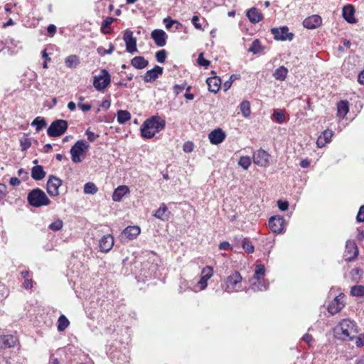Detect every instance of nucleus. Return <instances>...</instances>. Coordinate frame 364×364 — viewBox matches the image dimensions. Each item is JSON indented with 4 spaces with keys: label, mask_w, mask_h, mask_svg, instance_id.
Wrapping results in <instances>:
<instances>
[{
    "label": "nucleus",
    "mask_w": 364,
    "mask_h": 364,
    "mask_svg": "<svg viewBox=\"0 0 364 364\" xmlns=\"http://www.w3.org/2000/svg\"><path fill=\"white\" fill-rule=\"evenodd\" d=\"M206 82L208 84L209 91L214 93L218 92L221 85V80L220 77L217 76L208 77L206 80Z\"/></svg>",
    "instance_id": "obj_23"
},
{
    "label": "nucleus",
    "mask_w": 364,
    "mask_h": 364,
    "mask_svg": "<svg viewBox=\"0 0 364 364\" xmlns=\"http://www.w3.org/2000/svg\"><path fill=\"white\" fill-rule=\"evenodd\" d=\"M349 111L348 102L345 100L340 101L337 105V114L340 118H344Z\"/></svg>",
    "instance_id": "obj_30"
},
{
    "label": "nucleus",
    "mask_w": 364,
    "mask_h": 364,
    "mask_svg": "<svg viewBox=\"0 0 364 364\" xmlns=\"http://www.w3.org/2000/svg\"><path fill=\"white\" fill-rule=\"evenodd\" d=\"M247 16L253 23H258L262 19V14L256 8H251L249 9L247 12Z\"/></svg>",
    "instance_id": "obj_25"
},
{
    "label": "nucleus",
    "mask_w": 364,
    "mask_h": 364,
    "mask_svg": "<svg viewBox=\"0 0 364 364\" xmlns=\"http://www.w3.org/2000/svg\"><path fill=\"white\" fill-rule=\"evenodd\" d=\"M85 134L87 136V139L91 142L95 141L97 137L98 136L97 135L95 134L94 132H91L89 129H87Z\"/></svg>",
    "instance_id": "obj_55"
},
{
    "label": "nucleus",
    "mask_w": 364,
    "mask_h": 364,
    "mask_svg": "<svg viewBox=\"0 0 364 364\" xmlns=\"http://www.w3.org/2000/svg\"><path fill=\"white\" fill-rule=\"evenodd\" d=\"M46 176L43 166L40 165L35 166L31 169V177L36 181L42 180Z\"/></svg>",
    "instance_id": "obj_27"
},
{
    "label": "nucleus",
    "mask_w": 364,
    "mask_h": 364,
    "mask_svg": "<svg viewBox=\"0 0 364 364\" xmlns=\"http://www.w3.org/2000/svg\"><path fill=\"white\" fill-rule=\"evenodd\" d=\"M111 82V76L108 71L102 69L100 73L93 77V86L98 91H102L106 88Z\"/></svg>",
    "instance_id": "obj_8"
},
{
    "label": "nucleus",
    "mask_w": 364,
    "mask_h": 364,
    "mask_svg": "<svg viewBox=\"0 0 364 364\" xmlns=\"http://www.w3.org/2000/svg\"><path fill=\"white\" fill-rule=\"evenodd\" d=\"M168 211L166 205L165 204H161L159 208L154 213V216L159 219L162 220H168Z\"/></svg>",
    "instance_id": "obj_32"
},
{
    "label": "nucleus",
    "mask_w": 364,
    "mask_h": 364,
    "mask_svg": "<svg viewBox=\"0 0 364 364\" xmlns=\"http://www.w3.org/2000/svg\"><path fill=\"white\" fill-rule=\"evenodd\" d=\"M163 73V68L155 65V67L146 71L144 76V80L145 82H149L156 80L160 75Z\"/></svg>",
    "instance_id": "obj_16"
},
{
    "label": "nucleus",
    "mask_w": 364,
    "mask_h": 364,
    "mask_svg": "<svg viewBox=\"0 0 364 364\" xmlns=\"http://www.w3.org/2000/svg\"><path fill=\"white\" fill-rule=\"evenodd\" d=\"M269 227L275 233H281L284 228V220L282 217L275 215L269 220Z\"/></svg>",
    "instance_id": "obj_12"
},
{
    "label": "nucleus",
    "mask_w": 364,
    "mask_h": 364,
    "mask_svg": "<svg viewBox=\"0 0 364 364\" xmlns=\"http://www.w3.org/2000/svg\"><path fill=\"white\" fill-rule=\"evenodd\" d=\"M123 39L125 42L126 50L130 53L137 52L136 39L133 36L132 31L127 30L124 32Z\"/></svg>",
    "instance_id": "obj_11"
},
{
    "label": "nucleus",
    "mask_w": 364,
    "mask_h": 364,
    "mask_svg": "<svg viewBox=\"0 0 364 364\" xmlns=\"http://www.w3.org/2000/svg\"><path fill=\"white\" fill-rule=\"evenodd\" d=\"M343 304L340 301V299L338 297H336L329 304L328 310L331 314H335L339 312L343 309Z\"/></svg>",
    "instance_id": "obj_28"
},
{
    "label": "nucleus",
    "mask_w": 364,
    "mask_h": 364,
    "mask_svg": "<svg viewBox=\"0 0 364 364\" xmlns=\"http://www.w3.org/2000/svg\"><path fill=\"white\" fill-rule=\"evenodd\" d=\"M114 50V46L112 45V44H109V48L108 50L102 48V47H99L97 50L98 54H100V55H105L106 54H111Z\"/></svg>",
    "instance_id": "obj_48"
},
{
    "label": "nucleus",
    "mask_w": 364,
    "mask_h": 364,
    "mask_svg": "<svg viewBox=\"0 0 364 364\" xmlns=\"http://www.w3.org/2000/svg\"><path fill=\"white\" fill-rule=\"evenodd\" d=\"M7 193V188L4 183H0V198L3 196H6Z\"/></svg>",
    "instance_id": "obj_60"
},
{
    "label": "nucleus",
    "mask_w": 364,
    "mask_h": 364,
    "mask_svg": "<svg viewBox=\"0 0 364 364\" xmlns=\"http://www.w3.org/2000/svg\"><path fill=\"white\" fill-rule=\"evenodd\" d=\"M213 275V269L207 266L203 268L201 272V277L198 282V284L200 286V289L203 290L207 287V281L212 277Z\"/></svg>",
    "instance_id": "obj_19"
},
{
    "label": "nucleus",
    "mask_w": 364,
    "mask_h": 364,
    "mask_svg": "<svg viewBox=\"0 0 364 364\" xmlns=\"http://www.w3.org/2000/svg\"><path fill=\"white\" fill-rule=\"evenodd\" d=\"M151 37L159 47H163L166 43L167 35L163 30H154L151 33Z\"/></svg>",
    "instance_id": "obj_15"
},
{
    "label": "nucleus",
    "mask_w": 364,
    "mask_h": 364,
    "mask_svg": "<svg viewBox=\"0 0 364 364\" xmlns=\"http://www.w3.org/2000/svg\"><path fill=\"white\" fill-rule=\"evenodd\" d=\"M164 22L166 23V28L167 29H170L171 28V26L173 25V24H177L178 26H181V24L177 21H175V20H172L171 18L168 17V18H166L164 19Z\"/></svg>",
    "instance_id": "obj_49"
},
{
    "label": "nucleus",
    "mask_w": 364,
    "mask_h": 364,
    "mask_svg": "<svg viewBox=\"0 0 364 364\" xmlns=\"http://www.w3.org/2000/svg\"><path fill=\"white\" fill-rule=\"evenodd\" d=\"M77 106L83 112H87L91 109V105L90 104H82L81 102H79Z\"/></svg>",
    "instance_id": "obj_56"
},
{
    "label": "nucleus",
    "mask_w": 364,
    "mask_h": 364,
    "mask_svg": "<svg viewBox=\"0 0 364 364\" xmlns=\"http://www.w3.org/2000/svg\"><path fill=\"white\" fill-rule=\"evenodd\" d=\"M277 203L279 208L282 211L287 210L289 208V203L287 201H282L279 200Z\"/></svg>",
    "instance_id": "obj_54"
},
{
    "label": "nucleus",
    "mask_w": 364,
    "mask_h": 364,
    "mask_svg": "<svg viewBox=\"0 0 364 364\" xmlns=\"http://www.w3.org/2000/svg\"><path fill=\"white\" fill-rule=\"evenodd\" d=\"M356 220L359 223L364 222V205H362L358 213Z\"/></svg>",
    "instance_id": "obj_52"
},
{
    "label": "nucleus",
    "mask_w": 364,
    "mask_h": 364,
    "mask_svg": "<svg viewBox=\"0 0 364 364\" xmlns=\"http://www.w3.org/2000/svg\"><path fill=\"white\" fill-rule=\"evenodd\" d=\"M65 63L67 67L74 68L79 65L80 60L77 55H70L65 58Z\"/></svg>",
    "instance_id": "obj_33"
},
{
    "label": "nucleus",
    "mask_w": 364,
    "mask_h": 364,
    "mask_svg": "<svg viewBox=\"0 0 364 364\" xmlns=\"http://www.w3.org/2000/svg\"><path fill=\"white\" fill-rule=\"evenodd\" d=\"M236 79V76L232 75L230 77L229 80L224 82L223 88L225 91L229 90L232 85V82Z\"/></svg>",
    "instance_id": "obj_50"
},
{
    "label": "nucleus",
    "mask_w": 364,
    "mask_h": 364,
    "mask_svg": "<svg viewBox=\"0 0 364 364\" xmlns=\"http://www.w3.org/2000/svg\"><path fill=\"white\" fill-rule=\"evenodd\" d=\"M62 184V181L54 176H50L47 182V191L51 196H56L59 194L58 188Z\"/></svg>",
    "instance_id": "obj_10"
},
{
    "label": "nucleus",
    "mask_w": 364,
    "mask_h": 364,
    "mask_svg": "<svg viewBox=\"0 0 364 364\" xmlns=\"http://www.w3.org/2000/svg\"><path fill=\"white\" fill-rule=\"evenodd\" d=\"M1 341V347L5 348L14 347L17 342L16 338L11 335L4 336Z\"/></svg>",
    "instance_id": "obj_31"
},
{
    "label": "nucleus",
    "mask_w": 364,
    "mask_h": 364,
    "mask_svg": "<svg viewBox=\"0 0 364 364\" xmlns=\"http://www.w3.org/2000/svg\"><path fill=\"white\" fill-rule=\"evenodd\" d=\"M115 19L112 17H108L106 19H105L102 24L101 30L103 33H108L109 31L107 29V28L114 21Z\"/></svg>",
    "instance_id": "obj_43"
},
{
    "label": "nucleus",
    "mask_w": 364,
    "mask_h": 364,
    "mask_svg": "<svg viewBox=\"0 0 364 364\" xmlns=\"http://www.w3.org/2000/svg\"><path fill=\"white\" fill-rule=\"evenodd\" d=\"M358 81L359 83L364 85V70L358 75Z\"/></svg>",
    "instance_id": "obj_64"
},
{
    "label": "nucleus",
    "mask_w": 364,
    "mask_h": 364,
    "mask_svg": "<svg viewBox=\"0 0 364 364\" xmlns=\"http://www.w3.org/2000/svg\"><path fill=\"white\" fill-rule=\"evenodd\" d=\"M131 64L136 69H143L148 65L149 62L142 56H136L132 59Z\"/></svg>",
    "instance_id": "obj_29"
},
{
    "label": "nucleus",
    "mask_w": 364,
    "mask_h": 364,
    "mask_svg": "<svg viewBox=\"0 0 364 364\" xmlns=\"http://www.w3.org/2000/svg\"><path fill=\"white\" fill-rule=\"evenodd\" d=\"M240 109H241V112L242 113V115L245 117H247L248 116H250V114L251 113L250 102L247 101V100L243 101L240 104Z\"/></svg>",
    "instance_id": "obj_38"
},
{
    "label": "nucleus",
    "mask_w": 364,
    "mask_h": 364,
    "mask_svg": "<svg viewBox=\"0 0 364 364\" xmlns=\"http://www.w3.org/2000/svg\"><path fill=\"white\" fill-rule=\"evenodd\" d=\"M355 9L352 5L348 4L343 8V16L344 19L350 23H354L356 20L354 17Z\"/></svg>",
    "instance_id": "obj_22"
},
{
    "label": "nucleus",
    "mask_w": 364,
    "mask_h": 364,
    "mask_svg": "<svg viewBox=\"0 0 364 364\" xmlns=\"http://www.w3.org/2000/svg\"><path fill=\"white\" fill-rule=\"evenodd\" d=\"M333 136V132L328 129L325 130L318 136L316 144L318 147H323L326 144L331 141Z\"/></svg>",
    "instance_id": "obj_24"
},
{
    "label": "nucleus",
    "mask_w": 364,
    "mask_h": 364,
    "mask_svg": "<svg viewBox=\"0 0 364 364\" xmlns=\"http://www.w3.org/2000/svg\"><path fill=\"white\" fill-rule=\"evenodd\" d=\"M68 127L67 121L57 119L51 123L47 130L48 136L52 137L60 136L63 134Z\"/></svg>",
    "instance_id": "obj_7"
},
{
    "label": "nucleus",
    "mask_w": 364,
    "mask_h": 364,
    "mask_svg": "<svg viewBox=\"0 0 364 364\" xmlns=\"http://www.w3.org/2000/svg\"><path fill=\"white\" fill-rule=\"evenodd\" d=\"M156 58L159 63H163L166 60V51L165 50H161L156 53Z\"/></svg>",
    "instance_id": "obj_47"
},
{
    "label": "nucleus",
    "mask_w": 364,
    "mask_h": 364,
    "mask_svg": "<svg viewBox=\"0 0 364 364\" xmlns=\"http://www.w3.org/2000/svg\"><path fill=\"white\" fill-rule=\"evenodd\" d=\"M210 141L213 144H219L223 141L225 138V132L220 128L212 131L208 136Z\"/></svg>",
    "instance_id": "obj_18"
},
{
    "label": "nucleus",
    "mask_w": 364,
    "mask_h": 364,
    "mask_svg": "<svg viewBox=\"0 0 364 364\" xmlns=\"http://www.w3.org/2000/svg\"><path fill=\"white\" fill-rule=\"evenodd\" d=\"M47 31L48 33H50V35H53L56 31V27L55 26L50 24L48 26Z\"/></svg>",
    "instance_id": "obj_62"
},
{
    "label": "nucleus",
    "mask_w": 364,
    "mask_h": 364,
    "mask_svg": "<svg viewBox=\"0 0 364 364\" xmlns=\"http://www.w3.org/2000/svg\"><path fill=\"white\" fill-rule=\"evenodd\" d=\"M273 116L275 120L279 123L283 122L285 119L284 114L279 109L274 110Z\"/></svg>",
    "instance_id": "obj_45"
},
{
    "label": "nucleus",
    "mask_w": 364,
    "mask_h": 364,
    "mask_svg": "<svg viewBox=\"0 0 364 364\" xmlns=\"http://www.w3.org/2000/svg\"><path fill=\"white\" fill-rule=\"evenodd\" d=\"M242 276L238 272L229 275L225 281V291L228 292L238 291L241 289Z\"/></svg>",
    "instance_id": "obj_6"
},
{
    "label": "nucleus",
    "mask_w": 364,
    "mask_h": 364,
    "mask_svg": "<svg viewBox=\"0 0 364 364\" xmlns=\"http://www.w3.org/2000/svg\"><path fill=\"white\" fill-rule=\"evenodd\" d=\"M23 287L26 289H31L32 287V280L26 279L23 282Z\"/></svg>",
    "instance_id": "obj_63"
},
{
    "label": "nucleus",
    "mask_w": 364,
    "mask_h": 364,
    "mask_svg": "<svg viewBox=\"0 0 364 364\" xmlns=\"http://www.w3.org/2000/svg\"><path fill=\"white\" fill-rule=\"evenodd\" d=\"M165 127V121L159 116L146 119L141 127V134L144 138L151 139Z\"/></svg>",
    "instance_id": "obj_1"
},
{
    "label": "nucleus",
    "mask_w": 364,
    "mask_h": 364,
    "mask_svg": "<svg viewBox=\"0 0 364 364\" xmlns=\"http://www.w3.org/2000/svg\"><path fill=\"white\" fill-rule=\"evenodd\" d=\"M271 32L277 40L291 41L293 37V34L289 32V28L287 26H283L279 28H272Z\"/></svg>",
    "instance_id": "obj_14"
},
{
    "label": "nucleus",
    "mask_w": 364,
    "mask_h": 364,
    "mask_svg": "<svg viewBox=\"0 0 364 364\" xmlns=\"http://www.w3.org/2000/svg\"><path fill=\"white\" fill-rule=\"evenodd\" d=\"M265 268L263 264H257L255 267V275L251 279V289L254 291H265L268 288V284L261 281V277L264 276Z\"/></svg>",
    "instance_id": "obj_4"
},
{
    "label": "nucleus",
    "mask_w": 364,
    "mask_h": 364,
    "mask_svg": "<svg viewBox=\"0 0 364 364\" xmlns=\"http://www.w3.org/2000/svg\"><path fill=\"white\" fill-rule=\"evenodd\" d=\"M90 148L89 144L85 140H78L70 149L71 159L74 163L82 161L84 154Z\"/></svg>",
    "instance_id": "obj_5"
},
{
    "label": "nucleus",
    "mask_w": 364,
    "mask_h": 364,
    "mask_svg": "<svg viewBox=\"0 0 364 364\" xmlns=\"http://www.w3.org/2000/svg\"><path fill=\"white\" fill-rule=\"evenodd\" d=\"M262 50V47L259 40H255L251 46L248 48V51L254 54L260 53Z\"/></svg>",
    "instance_id": "obj_37"
},
{
    "label": "nucleus",
    "mask_w": 364,
    "mask_h": 364,
    "mask_svg": "<svg viewBox=\"0 0 364 364\" xmlns=\"http://www.w3.org/2000/svg\"><path fill=\"white\" fill-rule=\"evenodd\" d=\"M70 325L69 320L65 316L61 315L58 319V331L60 332L64 331Z\"/></svg>",
    "instance_id": "obj_34"
},
{
    "label": "nucleus",
    "mask_w": 364,
    "mask_h": 364,
    "mask_svg": "<svg viewBox=\"0 0 364 364\" xmlns=\"http://www.w3.org/2000/svg\"><path fill=\"white\" fill-rule=\"evenodd\" d=\"M203 55V53H200L198 58V63L201 66L207 67L209 65L210 61L205 59Z\"/></svg>",
    "instance_id": "obj_51"
},
{
    "label": "nucleus",
    "mask_w": 364,
    "mask_h": 364,
    "mask_svg": "<svg viewBox=\"0 0 364 364\" xmlns=\"http://www.w3.org/2000/svg\"><path fill=\"white\" fill-rule=\"evenodd\" d=\"M336 336L343 341H351L357 334L354 322L349 319L342 320L334 329Z\"/></svg>",
    "instance_id": "obj_2"
},
{
    "label": "nucleus",
    "mask_w": 364,
    "mask_h": 364,
    "mask_svg": "<svg viewBox=\"0 0 364 364\" xmlns=\"http://www.w3.org/2000/svg\"><path fill=\"white\" fill-rule=\"evenodd\" d=\"M99 245L102 252H109L114 245L113 237L111 235H104L100 240Z\"/></svg>",
    "instance_id": "obj_17"
},
{
    "label": "nucleus",
    "mask_w": 364,
    "mask_h": 364,
    "mask_svg": "<svg viewBox=\"0 0 364 364\" xmlns=\"http://www.w3.org/2000/svg\"><path fill=\"white\" fill-rule=\"evenodd\" d=\"M321 24V18L318 15H313L304 21V27L309 29H314Z\"/></svg>",
    "instance_id": "obj_20"
},
{
    "label": "nucleus",
    "mask_w": 364,
    "mask_h": 364,
    "mask_svg": "<svg viewBox=\"0 0 364 364\" xmlns=\"http://www.w3.org/2000/svg\"><path fill=\"white\" fill-rule=\"evenodd\" d=\"M27 199L29 204L36 208L46 206L50 203L45 192L39 188L32 190L28 193Z\"/></svg>",
    "instance_id": "obj_3"
},
{
    "label": "nucleus",
    "mask_w": 364,
    "mask_h": 364,
    "mask_svg": "<svg viewBox=\"0 0 364 364\" xmlns=\"http://www.w3.org/2000/svg\"><path fill=\"white\" fill-rule=\"evenodd\" d=\"M346 260L348 262L353 261L358 255V249L354 241L348 240L346 243L345 251Z\"/></svg>",
    "instance_id": "obj_13"
},
{
    "label": "nucleus",
    "mask_w": 364,
    "mask_h": 364,
    "mask_svg": "<svg viewBox=\"0 0 364 364\" xmlns=\"http://www.w3.org/2000/svg\"><path fill=\"white\" fill-rule=\"evenodd\" d=\"M199 21V18L198 16H193V18H192V22L194 25V26L198 28V29H201L202 27H201V25L200 23H198V21Z\"/></svg>",
    "instance_id": "obj_58"
},
{
    "label": "nucleus",
    "mask_w": 364,
    "mask_h": 364,
    "mask_svg": "<svg viewBox=\"0 0 364 364\" xmlns=\"http://www.w3.org/2000/svg\"><path fill=\"white\" fill-rule=\"evenodd\" d=\"M63 221L58 219L49 225V228L53 231H58L63 228Z\"/></svg>",
    "instance_id": "obj_44"
},
{
    "label": "nucleus",
    "mask_w": 364,
    "mask_h": 364,
    "mask_svg": "<svg viewBox=\"0 0 364 364\" xmlns=\"http://www.w3.org/2000/svg\"><path fill=\"white\" fill-rule=\"evenodd\" d=\"M131 119V114L127 110H119L117 112V122L124 124Z\"/></svg>",
    "instance_id": "obj_35"
},
{
    "label": "nucleus",
    "mask_w": 364,
    "mask_h": 364,
    "mask_svg": "<svg viewBox=\"0 0 364 364\" xmlns=\"http://www.w3.org/2000/svg\"><path fill=\"white\" fill-rule=\"evenodd\" d=\"M31 141L28 139L25 138L22 140H21V146L22 148V150H26L31 146Z\"/></svg>",
    "instance_id": "obj_53"
},
{
    "label": "nucleus",
    "mask_w": 364,
    "mask_h": 364,
    "mask_svg": "<svg viewBox=\"0 0 364 364\" xmlns=\"http://www.w3.org/2000/svg\"><path fill=\"white\" fill-rule=\"evenodd\" d=\"M185 88V85H176L173 87L174 93L178 95L180 92H181Z\"/></svg>",
    "instance_id": "obj_57"
},
{
    "label": "nucleus",
    "mask_w": 364,
    "mask_h": 364,
    "mask_svg": "<svg viewBox=\"0 0 364 364\" xmlns=\"http://www.w3.org/2000/svg\"><path fill=\"white\" fill-rule=\"evenodd\" d=\"M270 155L263 149L257 150L254 153L253 162L262 167H267L269 165Z\"/></svg>",
    "instance_id": "obj_9"
},
{
    "label": "nucleus",
    "mask_w": 364,
    "mask_h": 364,
    "mask_svg": "<svg viewBox=\"0 0 364 364\" xmlns=\"http://www.w3.org/2000/svg\"><path fill=\"white\" fill-rule=\"evenodd\" d=\"M242 247L248 253H252L254 252V246L247 239L242 241Z\"/></svg>",
    "instance_id": "obj_46"
},
{
    "label": "nucleus",
    "mask_w": 364,
    "mask_h": 364,
    "mask_svg": "<svg viewBox=\"0 0 364 364\" xmlns=\"http://www.w3.org/2000/svg\"><path fill=\"white\" fill-rule=\"evenodd\" d=\"M183 151L187 153L191 152L193 151V144L190 142L186 143L183 146Z\"/></svg>",
    "instance_id": "obj_59"
},
{
    "label": "nucleus",
    "mask_w": 364,
    "mask_h": 364,
    "mask_svg": "<svg viewBox=\"0 0 364 364\" xmlns=\"http://www.w3.org/2000/svg\"><path fill=\"white\" fill-rule=\"evenodd\" d=\"M46 124V122L43 118H41L40 117H36L33 122L31 123V125L36 126V130L39 131L42 129Z\"/></svg>",
    "instance_id": "obj_42"
},
{
    "label": "nucleus",
    "mask_w": 364,
    "mask_h": 364,
    "mask_svg": "<svg viewBox=\"0 0 364 364\" xmlns=\"http://www.w3.org/2000/svg\"><path fill=\"white\" fill-rule=\"evenodd\" d=\"M350 293L354 296H360L364 294V287L361 285L354 286L350 289Z\"/></svg>",
    "instance_id": "obj_41"
},
{
    "label": "nucleus",
    "mask_w": 364,
    "mask_h": 364,
    "mask_svg": "<svg viewBox=\"0 0 364 364\" xmlns=\"http://www.w3.org/2000/svg\"><path fill=\"white\" fill-rule=\"evenodd\" d=\"M10 184L13 186H17L20 184V180L16 177H12L10 178Z\"/></svg>",
    "instance_id": "obj_61"
},
{
    "label": "nucleus",
    "mask_w": 364,
    "mask_h": 364,
    "mask_svg": "<svg viewBox=\"0 0 364 364\" xmlns=\"http://www.w3.org/2000/svg\"><path fill=\"white\" fill-rule=\"evenodd\" d=\"M287 69L284 66H281L274 71L273 75L277 80H284V79L287 77Z\"/></svg>",
    "instance_id": "obj_36"
},
{
    "label": "nucleus",
    "mask_w": 364,
    "mask_h": 364,
    "mask_svg": "<svg viewBox=\"0 0 364 364\" xmlns=\"http://www.w3.org/2000/svg\"><path fill=\"white\" fill-rule=\"evenodd\" d=\"M250 164L251 159L250 156H242L238 161V165L245 170H247L250 167Z\"/></svg>",
    "instance_id": "obj_40"
},
{
    "label": "nucleus",
    "mask_w": 364,
    "mask_h": 364,
    "mask_svg": "<svg viewBox=\"0 0 364 364\" xmlns=\"http://www.w3.org/2000/svg\"><path fill=\"white\" fill-rule=\"evenodd\" d=\"M129 188L126 186H120L116 188L112 195V199L114 201H120L122 197L129 193Z\"/></svg>",
    "instance_id": "obj_26"
},
{
    "label": "nucleus",
    "mask_w": 364,
    "mask_h": 364,
    "mask_svg": "<svg viewBox=\"0 0 364 364\" xmlns=\"http://www.w3.org/2000/svg\"><path fill=\"white\" fill-rule=\"evenodd\" d=\"M140 232V228L138 226H129L123 230L122 237L133 240L139 235Z\"/></svg>",
    "instance_id": "obj_21"
},
{
    "label": "nucleus",
    "mask_w": 364,
    "mask_h": 364,
    "mask_svg": "<svg viewBox=\"0 0 364 364\" xmlns=\"http://www.w3.org/2000/svg\"><path fill=\"white\" fill-rule=\"evenodd\" d=\"M97 191L98 189L94 183L88 182L84 186V192L86 194H95Z\"/></svg>",
    "instance_id": "obj_39"
}]
</instances>
